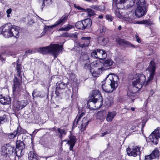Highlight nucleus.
I'll return each instance as SVG.
<instances>
[{
  "mask_svg": "<svg viewBox=\"0 0 160 160\" xmlns=\"http://www.w3.org/2000/svg\"><path fill=\"white\" fill-rule=\"evenodd\" d=\"M155 70V63L153 61H151L147 69V71L150 72L149 78L147 81H145L146 77L144 75L137 74L135 76V80L132 82V86L129 88L130 93L134 94L139 91L143 85H148V82L152 79Z\"/></svg>",
  "mask_w": 160,
  "mask_h": 160,
  "instance_id": "obj_1",
  "label": "nucleus"
},
{
  "mask_svg": "<svg viewBox=\"0 0 160 160\" xmlns=\"http://www.w3.org/2000/svg\"><path fill=\"white\" fill-rule=\"evenodd\" d=\"M103 82L102 84V88L103 90L107 92H112L115 90L119 83V79L116 75L109 74L106 78L105 84Z\"/></svg>",
  "mask_w": 160,
  "mask_h": 160,
  "instance_id": "obj_2",
  "label": "nucleus"
},
{
  "mask_svg": "<svg viewBox=\"0 0 160 160\" xmlns=\"http://www.w3.org/2000/svg\"><path fill=\"white\" fill-rule=\"evenodd\" d=\"M22 67L21 65L17 63L16 66L17 73L15 75V78L13 79V94L16 97H18L20 94L22 88L21 83H22V77L21 74Z\"/></svg>",
  "mask_w": 160,
  "mask_h": 160,
  "instance_id": "obj_3",
  "label": "nucleus"
},
{
  "mask_svg": "<svg viewBox=\"0 0 160 160\" xmlns=\"http://www.w3.org/2000/svg\"><path fill=\"white\" fill-rule=\"evenodd\" d=\"M18 29V27L8 23L0 28V32L6 38L14 37L18 38L19 37Z\"/></svg>",
  "mask_w": 160,
  "mask_h": 160,
  "instance_id": "obj_4",
  "label": "nucleus"
},
{
  "mask_svg": "<svg viewBox=\"0 0 160 160\" xmlns=\"http://www.w3.org/2000/svg\"><path fill=\"white\" fill-rule=\"evenodd\" d=\"M62 46L61 45L51 44L49 46L40 48V52L43 54L51 53L54 56L55 58L59 53L62 51Z\"/></svg>",
  "mask_w": 160,
  "mask_h": 160,
  "instance_id": "obj_5",
  "label": "nucleus"
},
{
  "mask_svg": "<svg viewBox=\"0 0 160 160\" xmlns=\"http://www.w3.org/2000/svg\"><path fill=\"white\" fill-rule=\"evenodd\" d=\"M84 115L85 113L84 112L80 113L79 112L73 123V127L78 126L82 132L85 130L86 127L88 125L89 122L86 118H84L82 120V117Z\"/></svg>",
  "mask_w": 160,
  "mask_h": 160,
  "instance_id": "obj_6",
  "label": "nucleus"
},
{
  "mask_svg": "<svg viewBox=\"0 0 160 160\" xmlns=\"http://www.w3.org/2000/svg\"><path fill=\"white\" fill-rule=\"evenodd\" d=\"M103 63L99 61H95L91 63L90 64H86L84 68L87 69H94L95 70H106L103 67Z\"/></svg>",
  "mask_w": 160,
  "mask_h": 160,
  "instance_id": "obj_7",
  "label": "nucleus"
},
{
  "mask_svg": "<svg viewBox=\"0 0 160 160\" xmlns=\"http://www.w3.org/2000/svg\"><path fill=\"white\" fill-rule=\"evenodd\" d=\"M160 127H157L148 137L149 142L154 144L157 145L158 143V139L160 137Z\"/></svg>",
  "mask_w": 160,
  "mask_h": 160,
  "instance_id": "obj_8",
  "label": "nucleus"
},
{
  "mask_svg": "<svg viewBox=\"0 0 160 160\" xmlns=\"http://www.w3.org/2000/svg\"><path fill=\"white\" fill-rule=\"evenodd\" d=\"M91 55L92 57L99 59H105L107 57L106 52L103 50L100 49L93 51L92 52Z\"/></svg>",
  "mask_w": 160,
  "mask_h": 160,
  "instance_id": "obj_9",
  "label": "nucleus"
},
{
  "mask_svg": "<svg viewBox=\"0 0 160 160\" xmlns=\"http://www.w3.org/2000/svg\"><path fill=\"white\" fill-rule=\"evenodd\" d=\"M141 147L138 146L133 147L131 149L129 148H127V154L130 156L136 157L140 154V148Z\"/></svg>",
  "mask_w": 160,
  "mask_h": 160,
  "instance_id": "obj_10",
  "label": "nucleus"
},
{
  "mask_svg": "<svg viewBox=\"0 0 160 160\" xmlns=\"http://www.w3.org/2000/svg\"><path fill=\"white\" fill-rule=\"evenodd\" d=\"M148 6H137L135 15L138 17H141L146 13Z\"/></svg>",
  "mask_w": 160,
  "mask_h": 160,
  "instance_id": "obj_11",
  "label": "nucleus"
},
{
  "mask_svg": "<svg viewBox=\"0 0 160 160\" xmlns=\"http://www.w3.org/2000/svg\"><path fill=\"white\" fill-rule=\"evenodd\" d=\"M90 37H82L81 41L78 43V46L82 48L88 47L90 42Z\"/></svg>",
  "mask_w": 160,
  "mask_h": 160,
  "instance_id": "obj_12",
  "label": "nucleus"
},
{
  "mask_svg": "<svg viewBox=\"0 0 160 160\" xmlns=\"http://www.w3.org/2000/svg\"><path fill=\"white\" fill-rule=\"evenodd\" d=\"M68 16V15H64L60 19L57 21L54 24L50 26V27L51 28H53L62 25L67 21Z\"/></svg>",
  "mask_w": 160,
  "mask_h": 160,
  "instance_id": "obj_13",
  "label": "nucleus"
},
{
  "mask_svg": "<svg viewBox=\"0 0 160 160\" xmlns=\"http://www.w3.org/2000/svg\"><path fill=\"white\" fill-rule=\"evenodd\" d=\"M25 148L24 144L22 141L18 140L16 142V153L17 155H21L23 149Z\"/></svg>",
  "mask_w": 160,
  "mask_h": 160,
  "instance_id": "obj_14",
  "label": "nucleus"
},
{
  "mask_svg": "<svg viewBox=\"0 0 160 160\" xmlns=\"http://www.w3.org/2000/svg\"><path fill=\"white\" fill-rule=\"evenodd\" d=\"M98 99H102L100 93L98 90H93L92 92L90 98V101L94 102L95 100Z\"/></svg>",
  "mask_w": 160,
  "mask_h": 160,
  "instance_id": "obj_15",
  "label": "nucleus"
},
{
  "mask_svg": "<svg viewBox=\"0 0 160 160\" xmlns=\"http://www.w3.org/2000/svg\"><path fill=\"white\" fill-rule=\"evenodd\" d=\"M116 42L119 44L121 45H127V46L129 47L136 48V46L132 44L129 42L125 41L123 39H121L119 38H117L116 39Z\"/></svg>",
  "mask_w": 160,
  "mask_h": 160,
  "instance_id": "obj_16",
  "label": "nucleus"
},
{
  "mask_svg": "<svg viewBox=\"0 0 160 160\" xmlns=\"http://www.w3.org/2000/svg\"><path fill=\"white\" fill-rule=\"evenodd\" d=\"M27 104L26 102L24 101H17L14 104V106L17 110L18 111L25 107Z\"/></svg>",
  "mask_w": 160,
  "mask_h": 160,
  "instance_id": "obj_17",
  "label": "nucleus"
},
{
  "mask_svg": "<svg viewBox=\"0 0 160 160\" xmlns=\"http://www.w3.org/2000/svg\"><path fill=\"white\" fill-rule=\"evenodd\" d=\"M11 98L8 96L0 95V102L2 104H9L11 102Z\"/></svg>",
  "mask_w": 160,
  "mask_h": 160,
  "instance_id": "obj_18",
  "label": "nucleus"
},
{
  "mask_svg": "<svg viewBox=\"0 0 160 160\" xmlns=\"http://www.w3.org/2000/svg\"><path fill=\"white\" fill-rule=\"evenodd\" d=\"M28 160H39V157L33 151H30L28 155Z\"/></svg>",
  "mask_w": 160,
  "mask_h": 160,
  "instance_id": "obj_19",
  "label": "nucleus"
},
{
  "mask_svg": "<svg viewBox=\"0 0 160 160\" xmlns=\"http://www.w3.org/2000/svg\"><path fill=\"white\" fill-rule=\"evenodd\" d=\"M76 142V138L73 136H71L69 138V139L68 140L67 143L70 146V150H72Z\"/></svg>",
  "mask_w": 160,
  "mask_h": 160,
  "instance_id": "obj_20",
  "label": "nucleus"
},
{
  "mask_svg": "<svg viewBox=\"0 0 160 160\" xmlns=\"http://www.w3.org/2000/svg\"><path fill=\"white\" fill-rule=\"evenodd\" d=\"M13 148L11 146H3L2 148V152L5 155H8L12 152Z\"/></svg>",
  "mask_w": 160,
  "mask_h": 160,
  "instance_id": "obj_21",
  "label": "nucleus"
},
{
  "mask_svg": "<svg viewBox=\"0 0 160 160\" xmlns=\"http://www.w3.org/2000/svg\"><path fill=\"white\" fill-rule=\"evenodd\" d=\"M83 21L84 29L88 28L91 27L92 24V21L91 19L88 18Z\"/></svg>",
  "mask_w": 160,
  "mask_h": 160,
  "instance_id": "obj_22",
  "label": "nucleus"
},
{
  "mask_svg": "<svg viewBox=\"0 0 160 160\" xmlns=\"http://www.w3.org/2000/svg\"><path fill=\"white\" fill-rule=\"evenodd\" d=\"M116 115V113L115 111L109 112L106 118L107 121L108 122H111Z\"/></svg>",
  "mask_w": 160,
  "mask_h": 160,
  "instance_id": "obj_23",
  "label": "nucleus"
},
{
  "mask_svg": "<svg viewBox=\"0 0 160 160\" xmlns=\"http://www.w3.org/2000/svg\"><path fill=\"white\" fill-rule=\"evenodd\" d=\"M102 99H98L97 100H95L94 102H93L94 103V105H95L94 109H98L99 108L102 104Z\"/></svg>",
  "mask_w": 160,
  "mask_h": 160,
  "instance_id": "obj_24",
  "label": "nucleus"
},
{
  "mask_svg": "<svg viewBox=\"0 0 160 160\" xmlns=\"http://www.w3.org/2000/svg\"><path fill=\"white\" fill-rule=\"evenodd\" d=\"M102 63L103 67L106 69L107 68H106L109 67L112 65L113 61L111 59H108L105 60Z\"/></svg>",
  "mask_w": 160,
  "mask_h": 160,
  "instance_id": "obj_25",
  "label": "nucleus"
},
{
  "mask_svg": "<svg viewBox=\"0 0 160 160\" xmlns=\"http://www.w3.org/2000/svg\"><path fill=\"white\" fill-rule=\"evenodd\" d=\"M126 0H113L114 3H115L116 7L118 8H122V4L124 3Z\"/></svg>",
  "mask_w": 160,
  "mask_h": 160,
  "instance_id": "obj_26",
  "label": "nucleus"
},
{
  "mask_svg": "<svg viewBox=\"0 0 160 160\" xmlns=\"http://www.w3.org/2000/svg\"><path fill=\"white\" fill-rule=\"evenodd\" d=\"M91 73L92 76L94 77H98L100 73L102 72L103 70H95L92 71V69H88Z\"/></svg>",
  "mask_w": 160,
  "mask_h": 160,
  "instance_id": "obj_27",
  "label": "nucleus"
},
{
  "mask_svg": "<svg viewBox=\"0 0 160 160\" xmlns=\"http://www.w3.org/2000/svg\"><path fill=\"white\" fill-rule=\"evenodd\" d=\"M106 114V111L104 110L98 112L97 114V118L100 120H103L105 118Z\"/></svg>",
  "mask_w": 160,
  "mask_h": 160,
  "instance_id": "obj_28",
  "label": "nucleus"
},
{
  "mask_svg": "<svg viewBox=\"0 0 160 160\" xmlns=\"http://www.w3.org/2000/svg\"><path fill=\"white\" fill-rule=\"evenodd\" d=\"M68 82L65 83L63 82H61L58 83L57 85V88L58 90H62L65 89L66 87V86L68 85Z\"/></svg>",
  "mask_w": 160,
  "mask_h": 160,
  "instance_id": "obj_29",
  "label": "nucleus"
},
{
  "mask_svg": "<svg viewBox=\"0 0 160 160\" xmlns=\"http://www.w3.org/2000/svg\"><path fill=\"white\" fill-rule=\"evenodd\" d=\"M135 23L138 24H145L150 25L152 24L153 23L152 21L148 20H146L136 22Z\"/></svg>",
  "mask_w": 160,
  "mask_h": 160,
  "instance_id": "obj_30",
  "label": "nucleus"
},
{
  "mask_svg": "<svg viewBox=\"0 0 160 160\" xmlns=\"http://www.w3.org/2000/svg\"><path fill=\"white\" fill-rule=\"evenodd\" d=\"M90 7L94 9L101 12L103 11L105 9V7L103 6L92 5L90 6Z\"/></svg>",
  "mask_w": 160,
  "mask_h": 160,
  "instance_id": "obj_31",
  "label": "nucleus"
},
{
  "mask_svg": "<svg viewBox=\"0 0 160 160\" xmlns=\"http://www.w3.org/2000/svg\"><path fill=\"white\" fill-rule=\"evenodd\" d=\"M8 119V116L4 114L0 117V126L4 123L7 122Z\"/></svg>",
  "mask_w": 160,
  "mask_h": 160,
  "instance_id": "obj_32",
  "label": "nucleus"
},
{
  "mask_svg": "<svg viewBox=\"0 0 160 160\" xmlns=\"http://www.w3.org/2000/svg\"><path fill=\"white\" fill-rule=\"evenodd\" d=\"M108 42V39L107 38H100L98 39V42L103 46L106 45Z\"/></svg>",
  "mask_w": 160,
  "mask_h": 160,
  "instance_id": "obj_33",
  "label": "nucleus"
},
{
  "mask_svg": "<svg viewBox=\"0 0 160 160\" xmlns=\"http://www.w3.org/2000/svg\"><path fill=\"white\" fill-rule=\"evenodd\" d=\"M52 3L51 0H43L41 8L42 10L45 6H48Z\"/></svg>",
  "mask_w": 160,
  "mask_h": 160,
  "instance_id": "obj_34",
  "label": "nucleus"
},
{
  "mask_svg": "<svg viewBox=\"0 0 160 160\" xmlns=\"http://www.w3.org/2000/svg\"><path fill=\"white\" fill-rule=\"evenodd\" d=\"M150 154L152 156V158L154 159L158 157L159 153L157 149H155Z\"/></svg>",
  "mask_w": 160,
  "mask_h": 160,
  "instance_id": "obj_35",
  "label": "nucleus"
},
{
  "mask_svg": "<svg viewBox=\"0 0 160 160\" xmlns=\"http://www.w3.org/2000/svg\"><path fill=\"white\" fill-rule=\"evenodd\" d=\"M76 27L78 29H84V26L83 24V21H80L77 22L75 25Z\"/></svg>",
  "mask_w": 160,
  "mask_h": 160,
  "instance_id": "obj_36",
  "label": "nucleus"
},
{
  "mask_svg": "<svg viewBox=\"0 0 160 160\" xmlns=\"http://www.w3.org/2000/svg\"><path fill=\"white\" fill-rule=\"evenodd\" d=\"M58 131L60 133L59 135L61 138H62V137L66 134V131L64 129L58 128Z\"/></svg>",
  "mask_w": 160,
  "mask_h": 160,
  "instance_id": "obj_37",
  "label": "nucleus"
},
{
  "mask_svg": "<svg viewBox=\"0 0 160 160\" xmlns=\"http://www.w3.org/2000/svg\"><path fill=\"white\" fill-rule=\"evenodd\" d=\"M137 6H148L145 2V0H137Z\"/></svg>",
  "mask_w": 160,
  "mask_h": 160,
  "instance_id": "obj_38",
  "label": "nucleus"
},
{
  "mask_svg": "<svg viewBox=\"0 0 160 160\" xmlns=\"http://www.w3.org/2000/svg\"><path fill=\"white\" fill-rule=\"evenodd\" d=\"M92 101H90V99L89 101L87 102V107L88 108L91 109H94V107L92 106V105H94V103Z\"/></svg>",
  "mask_w": 160,
  "mask_h": 160,
  "instance_id": "obj_39",
  "label": "nucleus"
},
{
  "mask_svg": "<svg viewBox=\"0 0 160 160\" xmlns=\"http://www.w3.org/2000/svg\"><path fill=\"white\" fill-rule=\"evenodd\" d=\"M86 11L88 12V15L90 17L93 16L95 14L94 12L91 9H87Z\"/></svg>",
  "mask_w": 160,
  "mask_h": 160,
  "instance_id": "obj_40",
  "label": "nucleus"
},
{
  "mask_svg": "<svg viewBox=\"0 0 160 160\" xmlns=\"http://www.w3.org/2000/svg\"><path fill=\"white\" fill-rule=\"evenodd\" d=\"M22 128L19 126H18L16 130H15V132L16 133H17V135L18 136L20 134H22Z\"/></svg>",
  "mask_w": 160,
  "mask_h": 160,
  "instance_id": "obj_41",
  "label": "nucleus"
},
{
  "mask_svg": "<svg viewBox=\"0 0 160 160\" xmlns=\"http://www.w3.org/2000/svg\"><path fill=\"white\" fill-rule=\"evenodd\" d=\"M64 27L65 28V31H68L74 28V26L73 25L70 24L64 25Z\"/></svg>",
  "mask_w": 160,
  "mask_h": 160,
  "instance_id": "obj_42",
  "label": "nucleus"
},
{
  "mask_svg": "<svg viewBox=\"0 0 160 160\" xmlns=\"http://www.w3.org/2000/svg\"><path fill=\"white\" fill-rule=\"evenodd\" d=\"M118 9H117L115 11V14L119 18H122V15L120 11L119 10V8H118Z\"/></svg>",
  "mask_w": 160,
  "mask_h": 160,
  "instance_id": "obj_43",
  "label": "nucleus"
},
{
  "mask_svg": "<svg viewBox=\"0 0 160 160\" xmlns=\"http://www.w3.org/2000/svg\"><path fill=\"white\" fill-rule=\"evenodd\" d=\"M17 135V133H16L14 131L13 133L9 134L8 136V137L9 138H13L15 137Z\"/></svg>",
  "mask_w": 160,
  "mask_h": 160,
  "instance_id": "obj_44",
  "label": "nucleus"
},
{
  "mask_svg": "<svg viewBox=\"0 0 160 160\" xmlns=\"http://www.w3.org/2000/svg\"><path fill=\"white\" fill-rule=\"evenodd\" d=\"M113 103V101L112 100H107L106 101V105L107 106L109 107Z\"/></svg>",
  "mask_w": 160,
  "mask_h": 160,
  "instance_id": "obj_45",
  "label": "nucleus"
},
{
  "mask_svg": "<svg viewBox=\"0 0 160 160\" xmlns=\"http://www.w3.org/2000/svg\"><path fill=\"white\" fill-rule=\"evenodd\" d=\"M106 18L107 20L109 22L112 21L113 19V17L110 15H106Z\"/></svg>",
  "mask_w": 160,
  "mask_h": 160,
  "instance_id": "obj_46",
  "label": "nucleus"
},
{
  "mask_svg": "<svg viewBox=\"0 0 160 160\" xmlns=\"http://www.w3.org/2000/svg\"><path fill=\"white\" fill-rule=\"evenodd\" d=\"M134 19L135 17L134 16L133 17L131 18H130L129 17L126 18L125 19V20L131 23L132 22V21Z\"/></svg>",
  "mask_w": 160,
  "mask_h": 160,
  "instance_id": "obj_47",
  "label": "nucleus"
},
{
  "mask_svg": "<svg viewBox=\"0 0 160 160\" xmlns=\"http://www.w3.org/2000/svg\"><path fill=\"white\" fill-rule=\"evenodd\" d=\"M12 9L11 8H9L7 10L6 12L7 14V16L8 17H10L9 14L11 13L12 12Z\"/></svg>",
  "mask_w": 160,
  "mask_h": 160,
  "instance_id": "obj_48",
  "label": "nucleus"
},
{
  "mask_svg": "<svg viewBox=\"0 0 160 160\" xmlns=\"http://www.w3.org/2000/svg\"><path fill=\"white\" fill-rule=\"evenodd\" d=\"M152 159V156L150 154L145 156V160H151Z\"/></svg>",
  "mask_w": 160,
  "mask_h": 160,
  "instance_id": "obj_49",
  "label": "nucleus"
},
{
  "mask_svg": "<svg viewBox=\"0 0 160 160\" xmlns=\"http://www.w3.org/2000/svg\"><path fill=\"white\" fill-rule=\"evenodd\" d=\"M105 30L106 28L104 27H102L100 30V33L102 34L103 32H104L105 31Z\"/></svg>",
  "mask_w": 160,
  "mask_h": 160,
  "instance_id": "obj_50",
  "label": "nucleus"
},
{
  "mask_svg": "<svg viewBox=\"0 0 160 160\" xmlns=\"http://www.w3.org/2000/svg\"><path fill=\"white\" fill-rule=\"evenodd\" d=\"M69 37L77 38V36L75 33H69Z\"/></svg>",
  "mask_w": 160,
  "mask_h": 160,
  "instance_id": "obj_51",
  "label": "nucleus"
},
{
  "mask_svg": "<svg viewBox=\"0 0 160 160\" xmlns=\"http://www.w3.org/2000/svg\"><path fill=\"white\" fill-rule=\"evenodd\" d=\"M62 36L63 37H69V33L68 32H65L62 34Z\"/></svg>",
  "mask_w": 160,
  "mask_h": 160,
  "instance_id": "obj_52",
  "label": "nucleus"
},
{
  "mask_svg": "<svg viewBox=\"0 0 160 160\" xmlns=\"http://www.w3.org/2000/svg\"><path fill=\"white\" fill-rule=\"evenodd\" d=\"M146 121L145 120H143L142 121V122H141V123H142V128H143L144 126V125L146 123Z\"/></svg>",
  "mask_w": 160,
  "mask_h": 160,
  "instance_id": "obj_53",
  "label": "nucleus"
},
{
  "mask_svg": "<svg viewBox=\"0 0 160 160\" xmlns=\"http://www.w3.org/2000/svg\"><path fill=\"white\" fill-rule=\"evenodd\" d=\"M46 94L44 92H41V94H40L39 97L41 98H42L45 96Z\"/></svg>",
  "mask_w": 160,
  "mask_h": 160,
  "instance_id": "obj_54",
  "label": "nucleus"
},
{
  "mask_svg": "<svg viewBox=\"0 0 160 160\" xmlns=\"http://www.w3.org/2000/svg\"><path fill=\"white\" fill-rule=\"evenodd\" d=\"M136 127L134 126H132L131 128H130L129 129V131L131 132H132V131L133 130V131H134L135 130H136Z\"/></svg>",
  "mask_w": 160,
  "mask_h": 160,
  "instance_id": "obj_55",
  "label": "nucleus"
},
{
  "mask_svg": "<svg viewBox=\"0 0 160 160\" xmlns=\"http://www.w3.org/2000/svg\"><path fill=\"white\" fill-rule=\"evenodd\" d=\"M135 38L136 39V40L137 42H138L139 43H140L141 42V40L140 38H139L138 37V35H136L135 36Z\"/></svg>",
  "mask_w": 160,
  "mask_h": 160,
  "instance_id": "obj_56",
  "label": "nucleus"
},
{
  "mask_svg": "<svg viewBox=\"0 0 160 160\" xmlns=\"http://www.w3.org/2000/svg\"><path fill=\"white\" fill-rule=\"evenodd\" d=\"M32 52V50H28L27 51H26L25 53L27 54H31Z\"/></svg>",
  "mask_w": 160,
  "mask_h": 160,
  "instance_id": "obj_57",
  "label": "nucleus"
},
{
  "mask_svg": "<svg viewBox=\"0 0 160 160\" xmlns=\"http://www.w3.org/2000/svg\"><path fill=\"white\" fill-rule=\"evenodd\" d=\"M109 133L107 131H106L103 133H102V135L101 136V137L104 136L105 135L108 134Z\"/></svg>",
  "mask_w": 160,
  "mask_h": 160,
  "instance_id": "obj_58",
  "label": "nucleus"
},
{
  "mask_svg": "<svg viewBox=\"0 0 160 160\" xmlns=\"http://www.w3.org/2000/svg\"><path fill=\"white\" fill-rule=\"evenodd\" d=\"M134 2H135L134 0H133L132 2H131V4H130V6H128V8L129 7H132L134 5Z\"/></svg>",
  "mask_w": 160,
  "mask_h": 160,
  "instance_id": "obj_59",
  "label": "nucleus"
},
{
  "mask_svg": "<svg viewBox=\"0 0 160 160\" xmlns=\"http://www.w3.org/2000/svg\"><path fill=\"white\" fill-rule=\"evenodd\" d=\"M65 31L64 27H63L61 28L58 29V31Z\"/></svg>",
  "mask_w": 160,
  "mask_h": 160,
  "instance_id": "obj_60",
  "label": "nucleus"
},
{
  "mask_svg": "<svg viewBox=\"0 0 160 160\" xmlns=\"http://www.w3.org/2000/svg\"><path fill=\"white\" fill-rule=\"evenodd\" d=\"M22 134L26 133L27 132V131L26 130L23 129H22Z\"/></svg>",
  "mask_w": 160,
  "mask_h": 160,
  "instance_id": "obj_61",
  "label": "nucleus"
},
{
  "mask_svg": "<svg viewBox=\"0 0 160 160\" xmlns=\"http://www.w3.org/2000/svg\"><path fill=\"white\" fill-rule=\"evenodd\" d=\"M39 131L37 129L36 130H35L32 132V134H35L38 131Z\"/></svg>",
  "mask_w": 160,
  "mask_h": 160,
  "instance_id": "obj_62",
  "label": "nucleus"
},
{
  "mask_svg": "<svg viewBox=\"0 0 160 160\" xmlns=\"http://www.w3.org/2000/svg\"><path fill=\"white\" fill-rule=\"evenodd\" d=\"M55 94H56V95L58 96H59V93L58 92V91H56L55 92Z\"/></svg>",
  "mask_w": 160,
  "mask_h": 160,
  "instance_id": "obj_63",
  "label": "nucleus"
},
{
  "mask_svg": "<svg viewBox=\"0 0 160 160\" xmlns=\"http://www.w3.org/2000/svg\"><path fill=\"white\" fill-rule=\"evenodd\" d=\"M98 18L100 19H102L103 18V16L102 15H100L98 16Z\"/></svg>",
  "mask_w": 160,
  "mask_h": 160,
  "instance_id": "obj_64",
  "label": "nucleus"
}]
</instances>
